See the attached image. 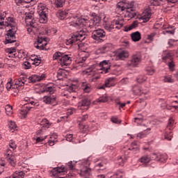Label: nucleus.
Wrapping results in <instances>:
<instances>
[{"label":"nucleus","instance_id":"48","mask_svg":"<svg viewBox=\"0 0 178 178\" xmlns=\"http://www.w3.org/2000/svg\"><path fill=\"white\" fill-rule=\"evenodd\" d=\"M10 130H15L17 129V126H16V123L13 121L10 122L8 124Z\"/></svg>","mask_w":178,"mask_h":178},{"label":"nucleus","instance_id":"37","mask_svg":"<svg viewBox=\"0 0 178 178\" xmlns=\"http://www.w3.org/2000/svg\"><path fill=\"white\" fill-rule=\"evenodd\" d=\"M29 111H30V109L27 108V107H24V108H22L20 111V115L21 116H22V118H26V116H27V113H29Z\"/></svg>","mask_w":178,"mask_h":178},{"label":"nucleus","instance_id":"24","mask_svg":"<svg viewBox=\"0 0 178 178\" xmlns=\"http://www.w3.org/2000/svg\"><path fill=\"white\" fill-rule=\"evenodd\" d=\"M14 83L15 86H19V87H22L24 86V83H26V79H24V76H22L19 79H15L14 80Z\"/></svg>","mask_w":178,"mask_h":178},{"label":"nucleus","instance_id":"19","mask_svg":"<svg viewBox=\"0 0 178 178\" xmlns=\"http://www.w3.org/2000/svg\"><path fill=\"white\" fill-rule=\"evenodd\" d=\"M152 156H149L148 154H145L140 158L139 161L144 165H147V163H149L150 161H152Z\"/></svg>","mask_w":178,"mask_h":178},{"label":"nucleus","instance_id":"27","mask_svg":"<svg viewBox=\"0 0 178 178\" xmlns=\"http://www.w3.org/2000/svg\"><path fill=\"white\" fill-rule=\"evenodd\" d=\"M138 26V23H137V21H134L129 26H124V31H130L133 30V29H136Z\"/></svg>","mask_w":178,"mask_h":178},{"label":"nucleus","instance_id":"38","mask_svg":"<svg viewBox=\"0 0 178 178\" xmlns=\"http://www.w3.org/2000/svg\"><path fill=\"white\" fill-rule=\"evenodd\" d=\"M175 124V120L173 118H170L168 120V124H167V129L169 130H172L173 128V125Z\"/></svg>","mask_w":178,"mask_h":178},{"label":"nucleus","instance_id":"52","mask_svg":"<svg viewBox=\"0 0 178 178\" xmlns=\"http://www.w3.org/2000/svg\"><path fill=\"white\" fill-rule=\"evenodd\" d=\"M173 134H172V132H170L169 134H165L164 135L165 139L168 140V141H170L172 140V137Z\"/></svg>","mask_w":178,"mask_h":178},{"label":"nucleus","instance_id":"22","mask_svg":"<svg viewBox=\"0 0 178 178\" xmlns=\"http://www.w3.org/2000/svg\"><path fill=\"white\" fill-rule=\"evenodd\" d=\"M79 106H86V109H88V106L91 105V100L88 98L82 99L79 104Z\"/></svg>","mask_w":178,"mask_h":178},{"label":"nucleus","instance_id":"56","mask_svg":"<svg viewBox=\"0 0 178 178\" xmlns=\"http://www.w3.org/2000/svg\"><path fill=\"white\" fill-rule=\"evenodd\" d=\"M137 121H138V122H143V115H142L138 114V117H136V118H134V122H135V123H137Z\"/></svg>","mask_w":178,"mask_h":178},{"label":"nucleus","instance_id":"4","mask_svg":"<svg viewBox=\"0 0 178 178\" xmlns=\"http://www.w3.org/2000/svg\"><path fill=\"white\" fill-rule=\"evenodd\" d=\"M38 13L40 23H47L48 22V8L44 6H41L39 7Z\"/></svg>","mask_w":178,"mask_h":178},{"label":"nucleus","instance_id":"46","mask_svg":"<svg viewBox=\"0 0 178 178\" xmlns=\"http://www.w3.org/2000/svg\"><path fill=\"white\" fill-rule=\"evenodd\" d=\"M33 17H34V14L31 13H26L25 20H33Z\"/></svg>","mask_w":178,"mask_h":178},{"label":"nucleus","instance_id":"6","mask_svg":"<svg viewBox=\"0 0 178 178\" xmlns=\"http://www.w3.org/2000/svg\"><path fill=\"white\" fill-rule=\"evenodd\" d=\"M123 21H118L114 19L111 24H106L104 25V29L105 30H107V31H112L113 29H118L119 30L123 27Z\"/></svg>","mask_w":178,"mask_h":178},{"label":"nucleus","instance_id":"33","mask_svg":"<svg viewBox=\"0 0 178 178\" xmlns=\"http://www.w3.org/2000/svg\"><path fill=\"white\" fill-rule=\"evenodd\" d=\"M51 124L49 122V121L46 118L43 119L41 122V126L46 127V129H49Z\"/></svg>","mask_w":178,"mask_h":178},{"label":"nucleus","instance_id":"51","mask_svg":"<svg viewBox=\"0 0 178 178\" xmlns=\"http://www.w3.org/2000/svg\"><path fill=\"white\" fill-rule=\"evenodd\" d=\"M61 57H62V53L57 51L54 54L53 59H54V60H56V59H58V58H59V59H60Z\"/></svg>","mask_w":178,"mask_h":178},{"label":"nucleus","instance_id":"49","mask_svg":"<svg viewBox=\"0 0 178 178\" xmlns=\"http://www.w3.org/2000/svg\"><path fill=\"white\" fill-rule=\"evenodd\" d=\"M168 66L171 72L175 71V63H173L172 60L168 63Z\"/></svg>","mask_w":178,"mask_h":178},{"label":"nucleus","instance_id":"3","mask_svg":"<svg viewBox=\"0 0 178 178\" xmlns=\"http://www.w3.org/2000/svg\"><path fill=\"white\" fill-rule=\"evenodd\" d=\"M86 40V33L83 31H80L79 33L74 34L71 38L67 40V45H72V44H76L78 41L81 42Z\"/></svg>","mask_w":178,"mask_h":178},{"label":"nucleus","instance_id":"29","mask_svg":"<svg viewBox=\"0 0 178 178\" xmlns=\"http://www.w3.org/2000/svg\"><path fill=\"white\" fill-rule=\"evenodd\" d=\"M127 161V156H122L118 159V163L119 166H123L124 163Z\"/></svg>","mask_w":178,"mask_h":178},{"label":"nucleus","instance_id":"61","mask_svg":"<svg viewBox=\"0 0 178 178\" xmlns=\"http://www.w3.org/2000/svg\"><path fill=\"white\" fill-rule=\"evenodd\" d=\"M147 74H149V76H152V74H154V73H155V70H154L152 68L147 69Z\"/></svg>","mask_w":178,"mask_h":178},{"label":"nucleus","instance_id":"55","mask_svg":"<svg viewBox=\"0 0 178 178\" xmlns=\"http://www.w3.org/2000/svg\"><path fill=\"white\" fill-rule=\"evenodd\" d=\"M156 35V33H152L149 35H147V40L149 41H154V37Z\"/></svg>","mask_w":178,"mask_h":178},{"label":"nucleus","instance_id":"39","mask_svg":"<svg viewBox=\"0 0 178 178\" xmlns=\"http://www.w3.org/2000/svg\"><path fill=\"white\" fill-rule=\"evenodd\" d=\"M163 60H168V59H170V60H172L173 59V54L172 53H167L164 56L162 57Z\"/></svg>","mask_w":178,"mask_h":178},{"label":"nucleus","instance_id":"1","mask_svg":"<svg viewBox=\"0 0 178 178\" xmlns=\"http://www.w3.org/2000/svg\"><path fill=\"white\" fill-rule=\"evenodd\" d=\"M5 17H6V12L0 13V29H3L5 26L11 27L6 34V44H13V42H16V36L15 35L16 31H17L16 22H15V19L12 17L7 18V21H2L5 19Z\"/></svg>","mask_w":178,"mask_h":178},{"label":"nucleus","instance_id":"53","mask_svg":"<svg viewBox=\"0 0 178 178\" xmlns=\"http://www.w3.org/2000/svg\"><path fill=\"white\" fill-rule=\"evenodd\" d=\"M9 147L10 148H12L13 151H15V149H16V143L13 141L11 140L9 143Z\"/></svg>","mask_w":178,"mask_h":178},{"label":"nucleus","instance_id":"2","mask_svg":"<svg viewBox=\"0 0 178 178\" xmlns=\"http://www.w3.org/2000/svg\"><path fill=\"white\" fill-rule=\"evenodd\" d=\"M95 16L92 19H90L88 22H87V19L84 18H77L73 17L70 26L75 27L76 29H83V27H86L88 26L90 29H97L98 26H99V22H101V17L95 15V13L92 15Z\"/></svg>","mask_w":178,"mask_h":178},{"label":"nucleus","instance_id":"15","mask_svg":"<svg viewBox=\"0 0 178 178\" xmlns=\"http://www.w3.org/2000/svg\"><path fill=\"white\" fill-rule=\"evenodd\" d=\"M44 79H45V74H42L41 76L32 75L29 77V83H37V81H41Z\"/></svg>","mask_w":178,"mask_h":178},{"label":"nucleus","instance_id":"21","mask_svg":"<svg viewBox=\"0 0 178 178\" xmlns=\"http://www.w3.org/2000/svg\"><path fill=\"white\" fill-rule=\"evenodd\" d=\"M129 56V51L123 50L118 53L117 58L121 60H124Z\"/></svg>","mask_w":178,"mask_h":178},{"label":"nucleus","instance_id":"50","mask_svg":"<svg viewBox=\"0 0 178 178\" xmlns=\"http://www.w3.org/2000/svg\"><path fill=\"white\" fill-rule=\"evenodd\" d=\"M24 3H30L31 6H34L37 3L36 0H24Z\"/></svg>","mask_w":178,"mask_h":178},{"label":"nucleus","instance_id":"10","mask_svg":"<svg viewBox=\"0 0 178 178\" xmlns=\"http://www.w3.org/2000/svg\"><path fill=\"white\" fill-rule=\"evenodd\" d=\"M42 102L47 105H52V104H56V95H46L42 97Z\"/></svg>","mask_w":178,"mask_h":178},{"label":"nucleus","instance_id":"9","mask_svg":"<svg viewBox=\"0 0 178 178\" xmlns=\"http://www.w3.org/2000/svg\"><path fill=\"white\" fill-rule=\"evenodd\" d=\"M67 172V168L62 165L53 168V170L50 171V176L51 177H55V176H58V175H60V173H66Z\"/></svg>","mask_w":178,"mask_h":178},{"label":"nucleus","instance_id":"42","mask_svg":"<svg viewBox=\"0 0 178 178\" xmlns=\"http://www.w3.org/2000/svg\"><path fill=\"white\" fill-rule=\"evenodd\" d=\"M5 109H6V115H8V116H10V115H12V107H11V106L10 105H7V106H6V107H5Z\"/></svg>","mask_w":178,"mask_h":178},{"label":"nucleus","instance_id":"17","mask_svg":"<svg viewBox=\"0 0 178 178\" xmlns=\"http://www.w3.org/2000/svg\"><path fill=\"white\" fill-rule=\"evenodd\" d=\"M140 19L143 20V23H147V22H149V19H151V12L145 10Z\"/></svg>","mask_w":178,"mask_h":178},{"label":"nucleus","instance_id":"63","mask_svg":"<svg viewBox=\"0 0 178 178\" xmlns=\"http://www.w3.org/2000/svg\"><path fill=\"white\" fill-rule=\"evenodd\" d=\"M24 69H30V67H31V64L28 61H25L24 63Z\"/></svg>","mask_w":178,"mask_h":178},{"label":"nucleus","instance_id":"57","mask_svg":"<svg viewBox=\"0 0 178 178\" xmlns=\"http://www.w3.org/2000/svg\"><path fill=\"white\" fill-rule=\"evenodd\" d=\"M150 3L153 6H159V0H151Z\"/></svg>","mask_w":178,"mask_h":178},{"label":"nucleus","instance_id":"58","mask_svg":"<svg viewBox=\"0 0 178 178\" xmlns=\"http://www.w3.org/2000/svg\"><path fill=\"white\" fill-rule=\"evenodd\" d=\"M127 13H129L128 16L131 17V19H133V17H136V13H133V11L129 10H127Z\"/></svg>","mask_w":178,"mask_h":178},{"label":"nucleus","instance_id":"36","mask_svg":"<svg viewBox=\"0 0 178 178\" xmlns=\"http://www.w3.org/2000/svg\"><path fill=\"white\" fill-rule=\"evenodd\" d=\"M137 83H139V84H141L142 83H145V81H147V76H138L136 79Z\"/></svg>","mask_w":178,"mask_h":178},{"label":"nucleus","instance_id":"23","mask_svg":"<svg viewBox=\"0 0 178 178\" xmlns=\"http://www.w3.org/2000/svg\"><path fill=\"white\" fill-rule=\"evenodd\" d=\"M131 40L132 41H134V42H137L138 41H140L141 40V33L138 31L132 33L131 34Z\"/></svg>","mask_w":178,"mask_h":178},{"label":"nucleus","instance_id":"31","mask_svg":"<svg viewBox=\"0 0 178 178\" xmlns=\"http://www.w3.org/2000/svg\"><path fill=\"white\" fill-rule=\"evenodd\" d=\"M147 131H151V128H147V130L140 132L138 134L137 137L138 138H144L145 137H147V135L148 134Z\"/></svg>","mask_w":178,"mask_h":178},{"label":"nucleus","instance_id":"18","mask_svg":"<svg viewBox=\"0 0 178 178\" xmlns=\"http://www.w3.org/2000/svg\"><path fill=\"white\" fill-rule=\"evenodd\" d=\"M108 60H103L99 63V66L102 67L101 70H103L105 74L108 73V70L111 69V65L108 64Z\"/></svg>","mask_w":178,"mask_h":178},{"label":"nucleus","instance_id":"26","mask_svg":"<svg viewBox=\"0 0 178 178\" xmlns=\"http://www.w3.org/2000/svg\"><path fill=\"white\" fill-rule=\"evenodd\" d=\"M81 87L85 92H90L91 91V85L87 82H83Z\"/></svg>","mask_w":178,"mask_h":178},{"label":"nucleus","instance_id":"45","mask_svg":"<svg viewBox=\"0 0 178 178\" xmlns=\"http://www.w3.org/2000/svg\"><path fill=\"white\" fill-rule=\"evenodd\" d=\"M5 51L9 55H12V54H15V52H16V47L8 48V49H6Z\"/></svg>","mask_w":178,"mask_h":178},{"label":"nucleus","instance_id":"8","mask_svg":"<svg viewBox=\"0 0 178 178\" xmlns=\"http://www.w3.org/2000/svg\"><path fill=\"white\" fill-rule=\"evenodd\" d=\"M92 38L93 40H101V38H104L106 35L105 31L104 29H92Z\"/></svg>","mask_w":178,"mask_h":178},{"label":"nucleus","instance_id":"40","mask_svg":"<svg viewBox=\"0 0 178 178\" xmlns=\"http://www.w3.org/2000/svg\"><path fill=\"white\" fill-rule=\"evenodd\" d=\"M46 45H47V42H44V44H41L40 46L38 45V44L37 42L34 43L35 48H37V49H40V51L45 49Z\"/></svg>","mask_w":178,"mask_h":178},{"label":"nucleus","instance_id":"43","mask_svg":"<svg viewBox=\"0 0 178 178\" xmlns=\"http://www.w3.org/2000/svg\"><path fill=\"white\" fill-rule=\"evenodd\" d=\"M47 92H50V95H52L55 92V88L52 86L46 87L44 90Z\"/></svg>","mask_w":178,"mask_h":178},{"label":"nucleus","instance_id":"11","mask_svg":"<svg viewBox=\"0 0 178 178\" xmlns=\"http://www.w3.org/2000/svg\"><path fill=\"white\" fill-rule=\"evenodd\" d=\"M71 62L72 58L69 55L61 54V58H60V65H61V66H67L68 65H70Z\"/></svg>","mask_w":178,"mask_h":178},{"label":"nucleus","instance_id":"16","mask_svg":"<svg viewBox=\"0 0 178 178\" xmlns=\"http://www.w3.org/2000/svg\"><path fill=\"white\" fill-rule=\"evenodd\" d=\"M6 159L8 162V163L11 165V166H13V168L16 166V157L15 156L9 153H7Z\"/></svg>","mask_w":178,"mask_h":178},{"label":"nucleus","instance_id":"64","mask_svg":"<svg viewBox=\"0 0 178 178\" xmlns=\"http://www.w3.org/2000/svg\"><path fill=\"white\" fill-rule=\"evenodd\" d=\"M111 122H112L113 123L118 124V123H120L121 121L119 120L118 119V118L112 117V118H111Z\"/></svg>","mask_w":178,"mask_h":178},{"label":"nucleus","instance_id":"12","mask_svg":"<svg viewBox=\"0 0 178 178\" xmlns=\"http://www.w3.org/2000/svg\"><path fill=\"white\" fill-rule=\"evenodd\" d=\"M118 8L123 12V10H130L131 12H133V6H134V2L131 1V2H127L124 3L122 6H118Z\"/></svg>","mask_w":178,"mask_h":178},{"label":"nucleus","instance_id":"59","mask_svg":"<svg viewBox=\"0 0 178 178\" xmlns=\"http://www.w3.org/2000/svg\"><path fill=\"white\" fill-rule=\"evenodd\" d=\"M107 101H108L107 97H102L97 99V102H107Z\"/></svg>","mask_w":178,"mask_h":178},{"label":"nucleus","instance_id":"62","mask_svg":"<svg viewBox=\"0 0 178 178\" xmlns=\"http://www.w3.org/2000/svg\"><path fill=\"white\" fill-rule=\"evenodd\" d=\"M164 81L165 83H173V79L170 76H165Z\"/></svg>","mask_w":178,"mask_h":178},{"label":"nucleus","instance_id":"60","mask_svg":"<svg viewBox=\"0 0 178 178\" xmlns=\"http://www.w3.org/2000/svg\"><path fill=\"white\" fill-rule=\"evenodd\" d=\"M83 73H85V74H87L88 76H92V74H94V72H92V70L90 69L83 71Z\"/></svg>","mask_w":178,"mask_h":178},{"label":"nucleus","instance_id":"41","mask_svg":"<svg viewBox=\"0 0 178 178\" xmlns=\"http://www.w3.org/2000/svg\"><path fill=\"white\" fill-rule=\"evenodd\" d=\"M65 4V0H56L55 1V5L56 8H62L63 5Z\"/></svg>","mask_w":178,"mask_h":178},{"label":"nucleus","instance_id":"28","mask_svg":"<svg viewBox=\"0 0 178 178\" xmlns=\"http://www.w3.org/2000/svg\"><path fill=\"white\" fill-rule=\"evenodd\" d=\"M67 15H68L67 11H61V10H59V11H58V13H56L57 17H58V19H60V20H63V19H65V17L67 16Z\"/></svg>","mask_w":178,"mask_h":178},{"label":"nucleus","instance_id":"14","mask_svg":"<svg viewBox=\"0 0 178 178\" xmlns=\"http://www.w3.org/2000/svg\"><path fill=\"white\" fill-rule=\"evenodd\" d=\"M79 175L81 177L90 178V175H91V168L87 166L83 167L81 169Z\"/></svg>","mask_w":178,"mask_h":178},{"label":"nucleus","instance_id":"44","mask_svg":"<svg viewBox=\"0 0 178 178\" xmlns=\"http://www.w3.org/2000/svg\"><path fill=\"white\" fill-rule=\"evenodd\" d=\"M129 150L131 151H138V147H137V143L134 142L131 145V148H129Z\"/></svg>","mask_w":178,"mask_h":178},{"label":"nucleus","instance_id":"54","mask_svg":"<svg viewBox=\"0 0 178 178\" xmlns=\"http://www.w3.org/2000/svg\"><path fill=\"white\" fill-rule=\"evenodd\" d=\"M88 119V115H85L78 118L79 122H86Z\"/></svg>","mask_w":178,"mask_h":178},{"label":"nucleus","instance_id":"35","mask_svg":"<svg viewBox=\"0 0 178 178\" xmlns=\"http://www.w3.org/2000/svg\"><path fill=\"white\" fill-rule=\"evenodd\" d=\"M82 55H83V57L79 60V62L81 63H83V62H86V60H87V58H88V56H90V53L86 52V51H83L82 52Z\"/></svg>","mask_w":178,"mask_h":178},{"label":"nucleus","instance_id":"20","mask_svg":"<svg viewBox=\"0 0 178 178\" xmlns=\"http://www.w3.org/2000/svg\"><path fill=\"white\" fill-rule=\"evenodd\" d=\"M113 80H115V78H113V77L108 78L106 81L105 84H104L103 86H99L98 89L99 90H105L106 87H112L111 83H112V81H113Z\"/></svg>","mask_w":178,"mask_h":178},{"label":"nucleus","instance_id":"7","mask_svg":"<svg viewBox=\"0 0 178 178\" xmlns=\"http://www.w3.org/2000/svg\"><path fill=\"white\" fill-rule=\"evenodd\" d=\"M141 63V54L137 53L131 57V60L128 62V66L131 67H137Z\"/></svg>","mask_w":178,"mask_h":178},{"label":"nucleus","instance_id":"13","mask_svg":"<svg viewBox=\"0 0 178 178\" xmlns=\"http://www.w3.org/2000/svg\"><path fill=\"white\" fill-rule=\"evenodd\" d=\"M152 159H154V161H156L157 162H165L166 159H168V154H156L155 153H153L152 154Z\"/></svg>","mask_w":178,"mask_h":178},{"label":"nucleus","instance_id":"5","mask_svg":"<svg viewBox=\"0 0 178 178\" xmlns=\"http://www.w3.org/2000/svg\"><path fill=\"white\" fill-rule=\"evenodd\" d=\"M133 92L136 95L144 96L145 99H148L149 95H148L149 90L147 88H144L140 86H134L133 88Z\"/></svg>","mask_w":178,"mask_h":178},{"label":"nucleus","instance_id":"30","mask_svg":"<svg viewBox=\"0 0 178 178\" xmlns=\"http://www.w3.org/2000/svg\"><path fill=\"white\" fill-rule=\"evenodd\" d=\"M51 140H49L48 141V144L50 147H54V145H55V144H56L57 141L56 138H58V136H50Z\"/></svg>","mask_w":178,"mask_h":178},{"label":"nucleus","instance_id":"47","mask_svg":"<svg viewBox=\"0 0 178 178\" xmlns=\"http://www.w3.org/2000/svg\"><path fill=\"white\" fill-rule=\"evenodd\" d=\"M63 76H65V70L63 69H60L58 70L57 72V77L60 78V77H63Z\"/></svg>","mask_w":178,"mask_h":178},{"label":"nucleus","instance_id":"34","mask_svg":"<svg viewBox=\"0 0 178 178\" xmlns=\"http://www.w3.org/2000/svg\"><path fill=\"white\" fill-rule=\"evenodd\" d=\"M123 176H124V172H123L122 170H118L115 172V174H114L113 177H111L122 178L123 177Z\"/></svg>","mask_w":178,"mask_h":178},{"label":"nucleus","instance_id":"32","mask_svg":"<svg viewBox=\"0 0 178 178\" xmlns=\"http://www.w3.org/2000/svg\"><path fill=\"white\" fill-rule=\"evenodd\" d=\"M13 178H24V173L22 171H16L13 174Z\"/></svg>","mask_w":178,"mask_h":178},{"label":"nucleus","instance_id":"25","mask_svg":"<svg viewBox=\"0 0 178 178\" xmlns=\"http://www.w3.org/2000/svg\"><path fill=\"white\" fill-rule=\"evenodd\" d=\"M108 51H111V44H104L99 49V54H106Z\"/></svg>","mask_w":178,"mask_h":178}]
</instances>
